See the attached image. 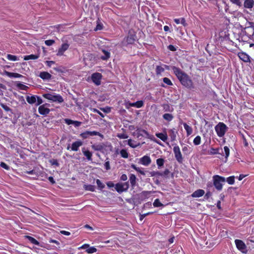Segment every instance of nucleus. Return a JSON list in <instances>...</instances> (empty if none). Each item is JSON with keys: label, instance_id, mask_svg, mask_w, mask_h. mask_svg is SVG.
Listing matches in <instances>:
<instances>
[{"label": "nucleus", "instance_id": "f257e3e1", "mask_svg": "<svg viewBox=\"0 0 254 254\" xmlns=\"http://www.w3.org/2000/svg\"><path fill=\"white\" fill-rule=\"evenodd\" d=\"M172 69L182 85L188 88L192 87V81L188 75L175 66L173 67Z\"/></svg>", "mask_w": 254, "mask_h": 254}, {"label": "nucleus", "instance_id": "f03ea898", "mask_svg": "<svg viewBox=\"0 0 254 254\" xmlns=\"http://www.w3.org/2000/svg\"><path fill=\"white\" fill-rule=\"evenodd\" d=\"M43 97L48 100L53 102L62 103L64 102V99L60 94L55 93H48L43 94Z\"/></svg>", "mask_w": 254, "mask_h": 254}, {"label": "nucleus", "instance_id": "7ed1b4c3", "mask_svg": "<svg viewBox=\"0 0 254 254\" xmlns=\"http://www.w3.org/2000/svg\"><path fill=\"white\" fill-rule=\"evenodd\" d=\"M212 180L214 186L218 190H221L222 189L223 184L226 181L224 177L219 175L213 176Z\"/></svg>", "mask_w": 254, "mask_h": 254}, {"label": "nucleus", "instance_id": "20e7f679", "mask_svg": "<svg viewBox=\"0 0 254 254\" xmlns=\"http://www.w3.org/2000/svg\"><path fill=\"white\" fill-rule=\"evenodd\" d=\"M215 129L219 137L224 135L227 130V127L223 123H219L215 127Z\"/></svg>", "mask_w": 254, "mask_h": 254}, {"label": "nucleus", "instance_id": "39448f33", "mask_svg": "<svg viewBox=\"0 0 254 254\" xmlns=\"http://www.w3.org/2000/svg\"><path fill=\"white\" fill-rule=\"evenodd\" d=\"M235 244L236 248L238 250L241 251L243 254H246L248 252L247 248L245 243L239 239L235 240Z\"/></svg>", "mask_w": 254, "mask_h": 254}, {"label": "nucleus", "instance_id": "423d86ee", "mask_svg": "<svg viewBox=\"0 0 254 254\" xmlns=\"http://www.w3.org/2000/svg\"><path fill=\"white\" fill-rule=\"evenodd\" d=\"M129 188L128 182L119 183L115 185V190L119 193L127 191Z\"/></svg>", "mask_w": 254, "mask_h": 254}, {"label": "nucleus", "instance_id": "0eeeda50", "mask_svg": "<svg viewBox=\"0 0 254 254\" xmlns=\"http://www.w3.org/2000/svg\"><path fill=\"white\" fill-rule=\"evenodd\" d=\"M94 135H98L102 138L103 137V135L102 134L96 131H86L80 134V136L83 139H86L89 137L90 136Z\"/></svg>", "mask_w": 254, "mask_h": 254}, {"label": "nucleus", "instance_id": "6e6552de", "mask_svg": "<svg viewBox=\"0 0 254 254\" xmlns=\"http://www.w3.org/2000/svg\"><path fill=\"white\" fill-rule=\"evenodd\" d=\"M173 151L176 160L180 163L182 162L183 157L180 147L176 145L173 148Z\"/></svg>", "mask_w": 254, "mask_h": 254}, {"label": "nucleus", "instance_id": "1a4fd4ad", "mask_svg": "<svg viewBox=\"0 0 254 254\" xmlns=\"http://www.w3.org/2000/svg\"><path fill=\"white\" fill-rule=\"evenodd\" d=\"M69 47V44L67 43H63L58 49L57 52V56H62L64 55V52L68 49Z\"/></svg>", "mask_w": 254, "mask_h": 254}, {"label": "nucleus", "instance_id": "9d476101", "mask_svg": "<svg viewBox=\"0 0 254 254\" xmlns=\"http://www.w3.org/2000/svg\"><path fill=\"white\" fill-rule=\"evenodd\" d=\"M102 77V74L98 72L94 73L91 75V79L96 85H100Z\"/></svg>", "mask_w": 254, "mask_h": 254}, {"label": "nucleus", "instance_id": "9b49d317", "mask_svg": "<svg viewBox=\"0 0 254 254\" xmlns=\"http://www.w3.org/2000/svg\"><path fill=\"white\" fill-rule=\"evenodd\" d=\"M132 135L135 136L137 138H139L140 136H146L149 137V134L147 131L144 129H137L135 132H134Z\"/></svg>", "mask_w": 254, "mask_h": 254}, {"label": "nucleus", "instance_id": "f8f14e48", "mask_svg": "<svg viewBox=\"0 0 254 254\" xmlns=\"http://www.w3.org/2000/svg\"><path fill=\"white\" fill-rule=\"evenodd\" d=\"M151 158L147 155H145L139 159V163L144 166H148L151 163Z\"/></svg>", "mask_w": 254, "mask_h": 254}, {"label": "nucleus", "instance_id": "ddd939ff", "mask_svg": "<svg viewBox=\"0 0 254 254\" xmlns=\"http://www.w3.org/2000/svg\"><path fill=\"white\" fill-rule=\"evenodd\" d=\"M50 110L49 108L46 107V105L44 104L41 105L38 108V112L39 113L42 115H46L48 114L50 112Z\"/></svg>", "mask_w": 254, "mask_h": 254}, {"label": "nucleus", "instance_id": "4468645a", "mask_svg": "<svg viewBox=\"0 0 254 254\" xmlns=\"http://www.w3.org/2000/svg\"><path fill=\"white\" fill-rule=\"evenodd\" d=\"M239 58L246 63L250 62V57L246 53L244 52H240L238 54Z\"/></svg>", "mask_w": 254, "mask_h": 254}, {"label": "nucleus", "instance_id": "2eb2a0df", "mask_svg": "<svg viewBox=\"0 0 254 254\" xmlns=\"http://www.w3.org/2000/svg\"><path fill=\"white\" fill-rule=\"evenodd\" d=\"M39 76L43 80H50L52 78V75L47 71L41 72Z\"/></svg>", "mask_w": 254, "mask_h": 254}, {"label": "nucleus", "instance_id": "dca6fc26", "mask_svg": "<svg viewBox=\"0 0 254 254\" xmlns=\"http://www.w3.org/2000/svg\"><path fill=\"white\" fill-rule=\"evenodd\" d=\"M3 74L10 78H21L22 75L18 73L10 72L7 71H4Z\"/></svg>", "mask_w": 254, "mask_h": 254}, {"label": "nucleus", "instance_id": "f3484780", "mask_svg": "<svg viewBox=\"0 0 254 254\" xmlns=\"http://www.w3.org/2000/svg\"><path fill=\"white\" fill-rule=\"evenodd\" d=\"M82 145V142L81 141H76L73 142L71 146V149L74 151H77L80 146Z\"/></svg>", "mask_w": 254, "mask_h": 254}, {"label": "nucleus", "instance_id": "a211bd4d", "mask_svg": "<svg viewBox=\"0 0 254 254\" xmlns=\"http://www.w3.org/2000/svg\"><path fill=\"white\" fill-rule=\"evenodd\" d=\"M254 5V0H245L244 6L246 8L251 9Z\"/></svg>", "mask_w": 254, "mask_h": 254}, {"label": "nucleus", "instance_id": "6ab92c4d", "mask_svg": "<svg viewBox=\"0 0 254 254\" xmlns=\"http://www.w3.org/2000/svg\"><path fill=\"white\" fill-rule=\"evenodd\" d=\"M205 192L203 190L199 189L195 190L191 194L192 197H199L203 196Z\"/></svg>", "mask_w": 254, "mask_h": 254}, {"label": "nucleus", "instance_id": "aec40b11", "mask_svg": "<svg viewBox=\"0 0 254 254\" xmlns=\"http://www.w3.org/2000/svg\"><path fill=\"white\" fill-rule=\"evenodd\" d=\"M128 145L132 148H135L137 146H140V144L131 139H129L127 140Z\"/></svg>", "mask_w": 254, "mask_h": 254}, {"label": "nucleus", "instance_id": "412c9836", "mask_svg": "<svg viewBox=\"0 0 254 254\" xmlns=\"http://www.w3.org/2000/svg\"><path fill=\"white\" fill-rule=\"evenodd\" d=\"M183 125L184 127V128L185 129V130L187 132V135L189 136L190 134H191L192 133V129L191 127H190V126H189L186 123H183Z\"/></svg>", "mask_w": 254, "mask_h": 254}, {"label": "nucleus", "instance_id": "4be33fe9", "mask_svg": "<svg viewBox=\"0 0 254 254\" xmlns=\"http://www.w3.org/2000/svg\"><path fill=\"white\" fill-rule=\"evenodd\" d=\"M39 55H33L31 54L30 55L25 56L23 57V59L25 61H28L30 60H37L39 58Z\"/></svg>", "mask_w": 254, "mask_h": 254}, {"label": "nucleus", "instance_id": "5701e85b", "mask_svg": "<svg viewBox=\"0 0 254 254\" xmlns=\"http://www.w3.org/2000/svg\"><path fill=\"white\" fill-rule=\"evenodd\" d=\"M156 136L164 142L168 139V135L166 132L157 133Z\"/></svg>", "mask_w": 254, "mask_h": 254}, {"label": "nucleus", "instance_id": "b1692460", "mask_svg": "<svg viewBox=\"0 0 254 254\" xmlns=\"http://www.w3.org/2000/svg\"><path fill=\"white\" fill-rule=\"evenodd\" d=\"M36 96H28L26 97V101L29 104H33L36 102Z\"/></svg>", "mask_w": 254, "mask_h": 254}, {"label": "nucleus", "instance_id": "393cba45", "mask_svg": "<svg viewBox=\"0 0 254 254\" xmlns=\"http://www.w3.org/2000/svg\"><path fill=\"white\" fill-rule=\"evenodd\" d=\"M102 52L104 54L103 56L101 57V59L103 60H107L110 57V53L109 52L105 50H102Z\"/></svg>", "mask_w": 254, "mask_h": 254}, {"label": "nucleus", "instance_id": "a878e982", "mask_svg": "<svg viewBox=\"0 0 254 254\" xmlns=\"http://www.w3.org/2000/svg\"><path fill=\"white\" fill-rule=\"evenodd\" d=\"M25 237L31 243L36 245H39V242L37 241L35 238L29 236H25Z\"/></svg>", "mask_w": 254, "mask_h": 254}, {"label": "nucleus", "instance_id": "bb28decb", "mask_svg": "<svg viewBox=\"0 0 254 254\" xmlns=\"http://www.w3.org/2000/svg\"><path fill=\"white\" fill-rule=\"evenodd\" d=\"M163 117L164 120H165L168 122L172 121L174 118L172 114H169V113H166V114H164L163 116Z\"/></svg>", "mask_w": 254, "mask_h": 254}, {"label": "nucleus", "instance_id": "cd10ccee", "mask_svg": "<svg viewBox=\"0 0 254 254\" xmlns=\"http://www.w3.org/2000/svg\"><path fill=\"white\" fill-rule=\"evenodd\" d=\"M97 251V250L94 247H90L88 248V249L86 250V252L88 254H92L96 253Z\"/></svg>", "mask_w": 254, "mask_h": 254}, {"label": "nucleus", "instance_id": "c85d7f7f", "mask_svg": "<svg viewBox=\"0 0 254 254\" xmlns=\"http://www.w3.org/2000/svg\"><path fill=\"white\" fill-rule=\"evenodd\" d=\"M7 59L9 61H13V62L17 61L19 60L18 58L16 56L11 55V54L7 55Z\"/></svg>", "mask_w": 254, "mask_h": 254}, {"label": "nucleus", "instance_id": "c756f323", "mask_svg": "<svg viewBox=\"0 0 254 254\" xmlns=\"http://www.w3.org/2000/svg\"><path fill=\"white\" fill-rule=\"evenodd\" d=\"M83 188L86 190H89L91 191H95V187L91 185H84L83 186Z\"/></svg>", "mask_w": 254, "mask_h": 254}, {"label": "nucleus", "instance_id": "7c9ffc66", "mask_svg": "<svg viewBox=\"0 0 254 254\" xmlns=\"http://www.w3.org/2000/svg\"><path fill=\"white\" fill-rule=\"evenodd\" d=\"M174 21L176 22V24H182L184 26L186 25V21L185 19L184 18H181L180 19H175Z\"/></svg>", "mask_w": 254, "mask_h": 254}, {"label": "nucleus", "instance_id": "2f4dec72", "mask_svg": "<svg viewBox=\"0 0 254 254\" xmlns=\"http://www.w3.org/2000/svg\"><path fill=\"white\" fill-rule=\"evenodd\" d=\"M83 153L86 157L88 160H91L92 157V153L89 150H82Z\"/></svg>", "mask_w": 254, "mask_h": 254}, {"label": "nucleus", "instance_id": "473e14b6", "mask_svg": "<svg viewBox=\"0 0 254 254\" xmlns=\"http://www.w3.org/2000/svg\"><path fill=\"white\" fill-rule=\"evenodd\" d=\"M120 154L124 158H127L128 157V153L126 149H122L120 151Z\"/></svg>", "mask_w": 254, "mask_h": 254}, {"label": "nucleus", "instance_id": "72a5a7b5", "mask_svg": "<svg viewBox=\"0 0 254 254\" xmlns=\"http://www.w3.org/2000/svg\"><path fill=\"white\" fill-rule=\"evenodd\" d=\"M144 105V103L141 100H140V101H138L136 102H134L133 103V107H135L137 108H140L141 107H142Z\"/></svg>", "mask_w": 254, "mask_h": 254}, {"label": "nucleus", "instance_id": "f704fd0d", "mask_svg": "<svg viewBox=\"0 0 254 254\" xmlns=\"http://www.w3.org/2000/svg\"><path fill=\"white\" fill-rule=\"evenodd\" d=\"M193 142L194 145H199L201 143V137L200 136H196L193 139Z\"/></svg>", "mask_w": 254, "mask_h": 254}, {"label": "nucleus", "instance_id": "c9c22d12", "mask_svg": "<svg viewBox=\"0 0 254 254\" xmlns=\"http://www.w3.org/2000/svg\"><path fill=\"white\" fill-rule=\"evenodd\" d=\"M131 168L134 169L136 171L139 173L141 175H144L145 173L143 171L141 170L139 167H137L135 165L132 164L131 165Z\"/></svg>", "mask_w": 254, "mask_h": 254}, {"label": "nucleus", "instance_id": "e433bc0d", "mask_svg": "<svg viewBox=\"0 0 254 254\" xmlns=\"http://www.w3.org/2000/svg\"><path fill=\"white\" fill-rule=\"evenodd\" d=\"M164 71V68L161 66L158 65L156 68V74L158 75L161 74Z\"/></svg>", "mask_w": 254, "mask_h": 254}, {"label": "nucleus", "instance_id": "4c0bfd02", "mask_svg": "<svg viewBox=\"0 0 254 254\" xmlns=\"http://www.w3.org/2000/svg\"><path fill=\"white\" fill-rule=\"evenodd\" d=\"M226 181L229 185H233L235 183V177L234 176L229 177L227 178Z\"/></svg>", "mask_w": 254, "mask_h": 254}, {"label": "nucleus", "instance_id": "58836bf2", "mask_svg": "<svg viewBox=\"0 0 254 254\" xmlns=\"http://www.w3.org/2000/svg\"><path fill=\"white\" fill-rule=\"evenodd\" d=\"M153 205L155 207H161L163 206V204L160 201L159 199H156L154 200Z\"/></svg>", "mask_w": 254, "mask_h": 254}, {"label": "nucleus", "instance_id": "ea45409f", "mask_svg": "<svg viewBox=\"0 0 254 254\" xmlns=\"http://www.w3.org/2000/svg\"><path fill=\"white\" fill-rule=\"evenodd\" d=\"M136 177L134 175L131 174L129 177L130 182L132 186H134L136 183Z\"/></svg>", "mask_w": 254, "mask_h": 254}, {"label": "nucleus", "instance_id": "a19ab883", "mask_svg": "<svg viewBox=\"0 0 254 254\" xmlns=\"http://www.w3.org/2000/svg\"><path fill=\"white\" fill-rule=\"evenodd\" d=\"M156 163L159 168L162 167L164 163V160L162 158L157 159L156 160Z\"/></svg>", "mask_w": 254, "mask_h": 254}, {"label": "nucleus", "instance_id": "79ce46f5", "mask_svg": "<svg viewBox=\"0 0 254 254\" xmlns=\"http://www.w3.org/2000/svg\"><path fill=\"white\" fill-rule=\"evenodd\" d=\"M224 150L225 155L226 161H227L230 154V149L228 147L224 146Z\"/></svg>", "mask_w": 254, "mask_h": 254}, {"label": "nucleus", "instance_id": "37998d69", "mask_svg": "<svg viewBox=\"0 0 254 254\" xmlns=\"http://www.w3.org/2000/svg\"><path fill=\"white\" fill-rule=\"evenodd\" d=\"M103 29V24L99 21L97 22V25L95 28V31L100 30Z\"/></svg>", "mask_w": 254, "mask_h": 254}, {"label": "nucleus", "instance_id": "c03bdc74", "mask_svg": "<svg viewBox=\"0 0 254 254\" xmlns=\"http://www.w3.org/2000/svg\"><path fill=\"white\" fill-rule=\"evenodd\" d=\"M117 136L120 139H126L128 138L127 135L124 133H118L117 134Z\"/></svg>", "mask_w": 254, "mask_h": 254}, {"label": "nucleus", "instance_id": "a18cd8bd", "mask_svg": "<svg viewBox=\"0 0 254 254\" xmlns=\"http://www.w3.org/2000/svg\"><path fill=\"white\" fill-rule=\"evenodd\" d=\"M209 152H210V154H219V149L211 148H210Z\"/></svg>", "mask_w": 254, "mask_h": 254}, {"label": "nucleus", "instance_id": "49530a36", "mask_svg": "<svg viewBox=\"0 0 254 254\" xmlns=\"http://www.w3.org/2000/svg\"><path fill=\"white\" fill-rule=\"evenodd\" d=\"M96 183L100 189H103L105 187V185L101 182V181L99 179L96 180Z\"/></svg>", "mask_w": 254, "mask_h": 254}, {"label": "nucleus", "instance_id": "de8ad7c7", "mask_svg": "<svg viewBox=\"0 0 254 254\" xmlns=\"http://www.w3.org/2000/svg\"><path fill=\"white\" fill-rule=\"evenodd\" d=\"M55 43V41L54 40H47L45 41V44L48 46H50L53 45Z\"/></svg>", "mask_w": 254, "mask_h": 254}, {"label": "nucleus", "instance_id": "09e8293b", "mask_svg": "<svg viewBox=\"0 0 254 254\" xmlns=\"http://www.w3.org/2000/svg\"><path fill=\"white\" fill-rule=\"evenodd\" d=\"M163 81L165 83L167 84L168 85H173L172 81L170 80V79H169L167 77H164L163 79Z\"/></svg>", "mask_w": 254, "mask_h": 254}, {"label": "nucleus", "instance_id": "8fccbe9b", "mask_svg": "<svg viewBox=\"0 0 254 254\" xmlns=\"http://www.w3.org/2000/svg\"><path fill=\"white\" fill-rule=\"evenodd\" d=\"M133 103H130L129 101H126L125 103V107L128 109L130 107H133Z\"/></svg>", "mask_w": 254, "mask_h": 254}, {"label": "nucleus", "instance_id": "3c124183", "mask_svg": "<svg viewBox=\"0 0 254 254\" xmlns=\"http://www.w3.org/2000/svg\"><path fill=\"white\" fill-rule=\"evenodd\" d=\"M170 132H171V139H172V140L174 141L176 139V132L173 129L170 130Z\"/></svg>", "mask_w": 254, "mask_h": 254}, {"label": "nucleus", "instance_id": "603ef678", "mask_svg": "<svg viewBox=\"0 0 254 254\" xmlns=\"http://www.w3.org/2000/svg\"><path fill=\"white\" fill-rule=\"evenodd\" d=\"M101 110L105 113H110L111 112V108L109 107H107L104 108H101Z\"/></svg>", "mask_w": 254, "mask_h": 254}, {"label": "nucleus", "instance_id": "864d4df0", "mask_svg": "<svg viewBox=\"0 0 254 254\" xmlns=\"http://www.w3.org/2000/svg\"><path fill=\"white\" fill-rule=\"evenodd\" d=\"M55 62L53 61H46V64L47 66L49 67H51L52 65L55 64Z\"/></svg>", "mask_w": 254, "mask_h": 254}, {"label": "nucleus", "instance_id": "5fc2aeb1", "mask_svg": "<svg viewBox=\"0 0 254 254\" xmlns=\"http://www.w3.org/2000/svg\"><path fill=\"white\" fill-rule=\"evenodd\" d=\"M74 121H72V120H71L70 119H66L64 120L65 123L68 125H69L71 124H73Z\"/></svg>", "mask_w": 254, "mask_h": 254}, {"label": "nucleus", "instance_id": "6e6d98bb", "mask_svg": "<svg viewBox=\"0 0 254 254\" xmlns=\"http://www.w3.org/2000/svg\"><path fill=\"white\" fill-rule=\"evenodd\" d=\"M0 166H1L2 168H3L5 169V170H9V167L8 166V165H6L5 163H4V162H1V163H0Z\"/></svg>", "mask_w": 254, "mask_h": 254}, {"label": "nucleus", "instance_id": "4d7b16f0", "mask_svg": "<svg viewBox=\"0 0 254 254\" xmlns=\"http://www.w3.org/2000/svg\"><path fill=\"white\" fill-rule=\"evenodd\" d=\"M89 245L87 244H85L83 245H82L81 247H79L78 249L79 250L80 249H85L86 250L88 249L89 247Z\"/></svg>", "mask_w": 254, "mask_h": 254}, {"label": "nucleus", "instance_id": "13d9d810", "mask_svg": "<svg viewBox=\"0 0 254 254\" xmlns=\"http://www.w3.org/2000/svg\"><path fill=\"white\" fill-rule=\"evenodd\" d=\"M230 1L234 3V4H236L239 6H241V1H240V0H230Z\"/></svg>", "mask_w": 254, "mask_h": 254}, {"label": "nucleus", "instance_id": "bf43d9fd", "mask_svg": "<svg viewBox=\"0 0 254 254\" xmlns=\"http://www.w3.org/2000/svg\"><path fill=\"white\" fill-rule=\"evenodd\" d=\"M104 166L106 170H108L110 169V162L109 161H106L104 164Z\"/></svg>", "mask_w": 254, "mask_h": 254}, {"label": "nucleus", "instance_id": "052dcab7", "mask_svg": "<svg viewBox=\"0 0 254 254\" xmlns=\"http://www.w3.org/2000/svg\"><path fill=\"white\" fill-rule=\"evenodd\" d=\"M92 110L93 112L98 113L102 118H103L104 117V115L102 113H101L99 111H98L97 109H93Z\"/></svg>", "mask_w": 254, "mask_h": 254}, {"label": "nucleus", "instance_id": "680f3d73", "mask_svg": "<svg viewBox=\"0 0 254 254\" xmlns=\"http://www.w3.org/2000/svg\"><path fill=\"white\" fill-rule=\"evenodd\" d=\"M36 102H37V105H40L43 103L42 99L39 96H36Z\"/></svg>", "mask_w": 254, "mask_h": 254}, {"label": "nucleus", "instance_id": "e2e57ef3", "mask_svg": "<svg viewBox=\"0 0 254 254\" xmlns=\"http://www.w3.org/2000/svg\"><path fill=\"white\" fill-rule=\"evenodd\" d=\"M107 186L109 188H112L114 187H115V185H114V184L112 182H111V181L107 183Z\"/></svg>", "mask_w": 254, "mask_h": 254}, {"label": "nucleus", "instance_id": "0e129e2a", "mask_svg": "<svg viewBox=\"0 0 254 254\" xmlns=\"http://www.w3.org/2000/svg\"><path fill=\"white\" fill-rule=\"evenodd\" d=\"M60 233L62 234H63V235H65V236H69L70 234L69 232L66 231H64V230L61 231Z\"/></svg>", "mask_w": 254, "mask_h": 254}, {"label": "nucleus", "instance_id": "69168bd1", "mask_svg": "<svg viewBox=\"0 0 254 254\" xmlns=\"http://www.w3.org/2000/svg\"><path fill=\"white\" fill-rule=\"evenodd\" d=\"M18 86L19 87V88L22 90H26L28 88V87L27 86L22 84H19L18 85Z\"/></svg>", "mask_w": 254, "mask_h": 254}, {"label": "nucleus", "instance_id": "338daca9", "mask_svg": "<svg viewBox=\"0 0 254 254\" xmlns=\"http://www.w3.org/2000/svg\"><path fill=\"white\" fill-rule=\"evenodd\" d=\"M127 177L126 174H123L121 177V180L123 181L127 180Z\"/></svg>", "mask_w": 254, "mask_h": 254}, {"label": "nucleus", "instance_id": "774afa93", "mask_svg": "<svg viewBox=\"0 0 254 254\" xmlns=\"http://www.w3.org/2000/svg\"><path fill=\"white\" fill-rule=\"evenodd\" d=\"M168 49L170 50V51H175L176 50L175 47L173 46V45H169L168 46Z\"/></svg>", "mask_w": 254, "mask_h": 254}]
</instances>
